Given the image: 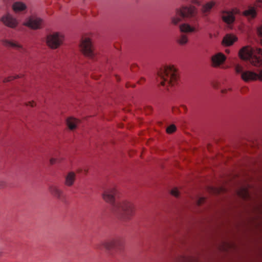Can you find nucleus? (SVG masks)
Returning <instances> with one entry per match:
<instances>
[{"label":"nucleus","instance_id":"nucleus-1","mask_svg":"<svg viewBox=\"0 0 262 262\" xmlns=\"http://www.w3.org/2000/svg\"><path fill=\"white\" fill-rule=\"evenodd\" d=\"M239 58L248 61L253 67H261L257 72V81H262V49L249 45L243 47L238 52Z\"/></svg>","mask_w":262,"mask_h":262},{"label":"nucleus","instance_id":"nucleus-2","mask_svg":"<svg viewBox=\"0 0 262 262\" xmlns=\"http://www.w3.org/2000/svg\"><path fill=\"white\" fill-rule=\"evenodd\" d=\"M158 81L166 89L175 85L178 81V76L176 68L173 66H166L158 72Z\"/></svg>","mask_w":262,"mask_h":262},{"label":"nucleus","instance_id":"nucleus-3","mask_svg":"<svg viewBox=\"0 0 262 262\" xmlns=\"http://www.w3.org/2000/svg\"><path fill=\"white\" fill-rule=\"evenodd\" d=\"M176 14L171 17V22L176 25L182 21V18H191L198 13L195 6L191 5H183L176 9Z\"/></svg>","mask_w":262,"mask_h":262},{"label":"nucleus","instance_id":"nucleus-4","mask_svg":"<svg viewBox=\"0 0 262 262\" xmlns=\"http://www.w3.org/2000/svg\"><path fill=\"white\" fill-rule=\"evenodd\" d=\"M64 40V35L61 32L54 31L47 35L45 42L47 46L52 50L59 48Z\"/></svg>","mask_w":262,"mask_h":262},{"label":"nucleus","instance_id":"nucleus-5","mask_svg":"<svg viewBox=\"0 0 262 262\" xmlns=\"http://www.w3.org/2000/svg\"><path fill=\"white\" fill-rule=\"evenodd\" d=\"M80 51L85 57L93 59L95 56L94 48L92 38L88 36L82 37L79 44Z\"/></svg>","mask_w":262,"mask_h":262},{"label":"nucleus","instance_id":"nucleus-6","mask_svg":"<svg viewBox=\"0 0 262 262\" xmlns=\"http://www.w3.org/2000/svg\"><path fill=\"white\" fill-rule=\"evenodd\" d=\"M118 208L122 214L126 217L133 215L135 211L134 204L128 200H123L119 203Z\"/></svg>","mask_w":262,"mask_h":262},{"label":"nucleus","instance_id":"nucleus-7","mask_svg":"<svg viewBox=\"0 0 262 262\" xmlns=\"http://www.w3.org/2000/svg\"><path fill=\"white\" fill-rule=\"evenodd\" d=\"M43 23L42 18L36 15H31L25 19L23 25L32 30H38L42 28Z\"/></svg>","mask_w":262,"mask_h":262},{"label":"nucleus","instance_id":"nucleus-8","mask_svg":"<svg viewBox=\"0 0 262 262\" xmlns=\"http://www.w3.org/2000/svg\"><path fill=\"white\" fill-rule=\"evenodd\" d=\"M0 21L4 26L11 29H15L19 25V20L17 18L9 12L3 15Z\"/></svg>","mask_w":262,"mask_h":262},{"label":"nucleus","instance_id":"nucleus-9","mask_svg":"<svg viewBox=\"0 0 262 262\" xmlns=\"http://www.w3.org/2000/svg\"><path fill=\"white\" fill-rule=\"evenodd\" d=\"M117 193L116 187H110L105 189L102 193L103 200L107 203L113 204L115 202V196Z\"/></svg>","mask_w":262,"mask_h":262},{"label":"nucleus","instance_id":"nucleus-10","mask_svg":"<svg viewBox=\"0 0 262 262\" xmlns=\"http://www.w3.org/2000/svg\"><path fill=\"white\" fill-rule=\"evenodd\" d=\"M226 60V56L221 52L214 54L211 58V65L214 68H219Z\"/></svg>","mask_w":262,"mask_h":262},{"label":"nucleus","instance_id":"nucleus-11","mask_svg":"<svg viewBox=\"0 0 262 262\" xmlns=\"http://www.w3.org/2000/svg\"><path fill=\"white\" fill-rule=\"evenodd\" d=\"M256 71L252 70H245L242 73L241 78L245 82H250L257 81Z\"/></svg>","mask_w":262,"mask_h":262},{"label":"nucleus","instance_id":"nucleus-12","mask_svg":"<svg viewBox=\"0 0 262 262\" xmlns=\"http://www.w3.org/2000/svg\"><path fill=\"white\" fill-rule=\"evenodd\" d=\"M12 9L15 13L25 12L28 8L27 4L20 1L14 2L12 4Z\"/></svg>","mask_w":262,"mask_h":262},{"label":"nucleus","instance_id":"nucleus-13","mask_svg":"<svg viewBox=\"0 0 262 262\" xmlns=\"http://www.w3.org/2000/svg\"><path fill=\"white\" fill-rule=\"evenodd\" d=\"M76 180V173L73 171L68 172L64 176V185L69 187L73 186Z\"/></svg>","mask_w":262,"mask_h":262},{"label":"nucleus","instance_id":"nucleus-14","mask_svg":"<svg viewBox=\"0 0 262 262\" xmlns=\"http://www.w3.org/2000/svg\"><path fill=\"white\" fill-rule=\"evenodd\" d=\"M243 15L248 20L253 19L257 16V9L254 6H249L244 10Z\"/></svg>","mask_w":262,"mask_h":262},{"label":"nucleus","instance_id":"nucleus-15","mask_svg":"<svg viewBox=\"0 0 262 262\" xmlns=\"http://www.w3.org/2000/svg\"><path fill=\"white\" fill-rule=\"evenodd\" d=\"M80 121L73 116H69L66 119V124L68 128L71 130H74L78 128Z\"/></svg>","mask_w":262,"mask_h":262},{"label":"nucleus","instance_id":"nucleus-16","mask_svg":"<svg viewBox=\"0 0 262 262\" xmlns=\"http://www.w3.org/2000/svg\"><path fill=\"white\" fill-rule=\"evenodd\" d=\"M215 2L213 0L204 3L201 6V11L204 15H208L215 5Z\"/></svg>","mask_w":262,"mask_h":262},{"label":"nucleus","instance_id":"nucleus-17","mask_svg":"<svg viewBox=\"0 0 262 262\" xmlns=\"http://www.w3.org/2000/svg\"><path fill=\"white\" fill-rule=\"evenodd\" d=\"M223 20L227 24H232L235 20L234 14L231 11H225L222 14Z\"/></svg>","mask_w":262,"mask_h":262},{"label":"nucleus","instance_id":"nucleus-18","mask_svg":"<svg viewBox=\"0 0 262 262\" xmlns=\"http://www.w3.org/2000/svg\"><path fill=\"white\" fill-rule=\"evenodd\" d=\"M237 40V37L233 34H227L223 38V43L226 46H230Z\"/></svg>","mask_w":262,"mask_h":262},{"label":"nucleus","instance_id":"nucleus-19","mask_svg":"<svg viewBox=\"0 0 262 262\" xmlns=\"http://www.w3.org/2000/svg\"><path fill=\"white\" fill-rule=\"evenodd\" d=\"M180 31L183 33H192L196 31L195 28L188 23H183L179 26Z\"/></svg>","mask_w":262,"mask_h":262},{"label":"nucleus","instance_id":"nucleus-20","mask_svg":"<svg viewBox=\"0 0 262 262\" xmlns=\"http://www.w3.org/2000/svg\"><path fill=\"white\" fill-rule=\"evenodd\" d=\"M2 44L7 47H13L17 49H22L23 46L20 44L8 39H3L1 40Z\"/></svg>","mask_w":262,"mask_h":262},{"label":"nucleus","instance_id":"nucleus-21","mask_svg":"<svg viewBox=\"0 0 262 262\" xmlns=\"http://www.w3.org/2000/svg\"><path fill=\"white\" fill-rule=\"evenodd\" d=\"M102 246L107 250H111L113 249L116 245V241L115 239H108L102 242Z\"/></svg>","mask_w":262,"mask_h":262},{"label":"nucleus","instance_id":"nucleus-22","mask_svg":"<svg viewBox=\"0 0 262 262\" xmlns=\"http://www.w3.org/2000/svg\"><path fill=\"white\" fill-rule=\"evenodd\" d=\"M50 191L52 194L57 199H60L62 195V191L56 187H51L50 188Z\"/></svg>","mask_w":262,"mask_h":262},{"label":"nucleus","instance_id":"nucleus-23","mask_svg":"<svg viewBox=\"0 0 262 262\" xmlns=\"http://www.w3.org/2000/svg\"><path fill=\"white\" fill-rule=\"evenodd\" d=\"M188 37L185 34H181L177 39V42L181 45L184 46L188 42Z\"/></svg>","mask_w":262,"mask_h":262},{"label":"nucleus","instance_id":"nucleus-24","mask_svg":"<svg viewBox=\"0 0 262 262\" xmlns=\"http://www.w3.org/2000/svg\"><path fill=\"white\" fill-rule=\"evenodd\" d=\"M235 72L237 74H240L241 76L242 73L244 72V67L239 63H236L234 66Z\"/></svg>","mask_w":262,"mask_h":262},{"label":"nucleus","instance_id":"nucleus-25","mask_svg":"<svg viewBox=\"0 0 262 262\" xmlns=\"http://www.w3.org/2000/svg\"><path fill=\"white\" fill-rule=\"evenodd\" d=\"M170 193L176 198L179 197L180 195V191L178 187H174L170 190Z\"/></svg>","mask_w":262,"mask_h":262},{"label":"nucleus","instance_id":"nucleus-26","mask_svg":"<svg viewBox=\"0 0 262 262\" xmlns=\"http://www.w3.org/2000/svg\"><path fill=\"white\" fill-rule=\"evenodd\" d=\"M237 194L239 196L245 198L248 196V191L246 188H241L237 191Z\"/></svg>","mask_w":262,"mask_h":262},{"label":"nucleus","instance_id":"nucleus-27","mask_svg":"<svg viewBox=\"0 0 262 262\" xmlns=\"http://www.w3.org/2000/svg\"><path fill=\"white\" fill-rule=\"evenodd\" d=\"M176 129V127L174 125H171L168 126L166 129V132L168 134H171L173 133Z\"/></svg>","mask_w":262,"mask_h":262},{"label":"nucleus","instance_id":"nucleus-28","mask_svg":"<svg viewBox=\"0 0 262 262\" xmlns=\"http://www.w3.org/2000/svg\"><path fill=\"white\" fill-rule=\"evenodd\" d=\"M256 32L259 36L262 37V24L257 27Z\"/></svg>","mask_w":262,"mask_h":262},{"label":"nucleus","instance_id":"nucleus-29","mask_svg":"<svg viewBox=\"0 0 262 262\" xmlns=\"http://www.w3.org/2000/svg\"><path fill=\"white\" fill-rule=\"evenodd\" d=\"M205 198L203 197L199 198L196 201V204L198 205H200L204 201Z\"/></svg>","mask_w":262,"mask_h":262},{"label":"nucleus","instance_id":"nucleus-30","mask_svg":"<svg viewBox=\"0 0 262 262\" xmlns=\"http://www.w3.org/2000/svg\"><path fill=\"white\" fill-rule=\"evenodd\" d=\"M26 105L31 107H34L35 106V103L34 101H29L26 103Z\"/></svg>","mask_w":262,"mask_h":262},{"label":"nucleus","instance_id":"nucleus-31","mask_svg":"<svg viewBox=\"0 0 262 262\" xmlns=\"http://www.w3.org/2000/svg\"><path fill=\"white\" fill-rule=\"evenodd\" d=\"M56 163V159H55V158H51L50 159V163L51 165L55 164Z\"/></svg>","mask_w":262,"mask_h":262},{"label":"nucleus","instance_id":"nucleus-32","mask_svg":"<svg viewBox=\"0 0 262 262\" xmlns=\"http://www.w3.org/2000/svg\"><path fill=\"white\" fill-rule=\"evenodd\" d=\"M257 2L258 3L257 7L259 8L262 7V0H257Z\"/></svg>","mask_w":262,"mask_h":262},{"label":"nucleus","instance_id":"nucleus-33","mask_svg":"<svg viewBox=\"0 0 262 262\" xmlns=\"http://www.w3.org/2000/svg\"><path fill=\"white\" fill-rule=\"evenodd\" d=\"M4 186V182L3 181L0 180V189H2Z\"/></svg>","mask_w":262,"mask_h":262},{"label":"nucleus","instance_id":"nucleus-34","mask_svg":"<svg viewBox=\"0 0 262 262\" xmlns=\"http://www.w3.org/2000/svg\"><path fill=\"white\" fill-rule=\"evenodd\" d=\"M212 191L214 192H219V190H217V189H213Z\"/></svg>","mask_w":262,"mask_h":262},{"label":"nucleus","instance_id":"nucleus-35","mask_svg":"<svg viewBox=\"0 0 262 262\" xmlns=\"http://www.w3.org/2000/svg\"><path fill=\"white\" fill-rule=\"evenodd\" d=\"M260 43H261V45L262 46V39L260 40Z\"/></svg>","mask_w":262,"mask_h":262},{"label":"nucleus","instance_id":"nucleus-36","mask_svg":"<svg viewBox=\"0 0 262 262\" xmlns=\"http://www.w3.org/2000/svg\"><path fill=\"white\" fill-rule=\"evenodd\" d=\"M226 52L227 53H229V51H228V50H226Z\"/></svg>","mask_w":262,"mask_h":262},{"label":"nucleus","instance_id":"nucleus-37","mask_svg":"<svg viewBox=\"0 0 262 262\" xmlns=\"http://www.w3.org/2000/svg\"><path fill=\"white\" fill-rule=\"evenodd\" d=\"M181 258H185V257L184 256H182Z\"/></svg>","mask_w":262,"mask_h":262},{"label":"nucleus","instance_id":"nucleus-38","mask_svg":"<svg viewBox=\"0 0 262 262\" xmlns=\"http://www.w3.org/2000/svg\"><path fill=\"white\" fill-rule=\"evenodd\" d=\"M1 255H2V253H1V252H0V256H1Z\"/></svg>","mask_w":262,"mask_h":262}]
</instances>
